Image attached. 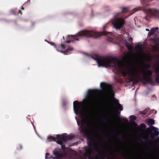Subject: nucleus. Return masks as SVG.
<instances>
[{
    "label": "nucleus",
    "instance_id": "obj_19",
    "mask_svg": "<svg viewBox=\"0 0 159 159\" xmlns=\"http://www.w3.org/2000/svg\"><path fill=\"white\" fill-rule=\"evenodd\" d=\"M140 126L142 128H145L146 127L144 123L141 124L140 125Z\"/></svg>",
    "mask_w": 159,
    "mask_h": 159
},
{
    "label": "nucleus",
    "instance_id": "obj_25",
    "mask_svg": "<svg viewBox=\"0 0 159 159\" xmlns=\"http://www.w3.org/2000/svg\"><path fill=\"white\" fill-rule=\"evenodd\" d=\"M96 159H98V155L97 154H96L95 157H94Z\"/></svg>",
    "mask_w": 159,
    "mask_h": 159
},
{
    "label": "nucleus",
    "instance_id": "obj_3",
    "mask_svg": "<svg viewBox=\"0 0 159 159\" xmlns=\"http://www.w3.org/2000/svg\"><path fill=\"white\" fill-rule=\"evenodd\" d=\"M107 33L106 32L99 33L90 30H84L79 32L75 35H68L67 37L68 40L66 42L67 43H70L71 42H74L75 40H78L79 39L77 38L78 37H84L87 38L92 37L96 38L101 35H107Z\"/></svg>",
    "mask_w": 159,
    "mask_h": 159
},
{
    "label": "nucleus",
    "instance_id": "obj_17",
    "mask_svg": "<svg viewBox=\"0 0 159 159\" xmlns=\"http://www.w3.org/2000/svg\"><path fill=\"white\" fill-rule=\"evenodd\" d=\"M53 158L52 156L50 155L48 153H47L45 155V159H50Z\"/></svg>",
    "mask_w": 159,
    "mask_h": 159
},
{
    "label": "nucleus",
    "instance_id": "obj_37",
    "mask_svg": "<svg viewBox=\"0 0 159 159\" xmlns=\"http://www.w3.org/2000/svg\"><path fill=\"white\" fill-rule=\"evenodd\" d=\"M145 18L146 20H147V17H145Z\"/></svg>",
    "mask_w": 159,
    "mask_h": 159
},
{
    "label": "nucleus",
    "instance_id": "obj_8",
    "mask_svg": "<svg viewBox=\"0 0 159 159\" xmlns=\"http://www.w3.org/2000/svg\"><path fill=\"white\" fill-rule=\"evenodd\" d=\"M154 123V120L153 119H150L148 120V125L151 127V129L154 131V135L155 136H157L159 134V133L158 131V129L157 128L152 126V125H153Z\"/></svg>",
    "mask_w": 159,
    "mask_h": 159
},
{
    "label": "nucleus",
    "instance_id": "obj_5",
    "mask_svg": "<svg viewBox=\"0 0 159 159\" xmlns=\"http://www.w3.org/2000/svg\"><path fill=\"white\" fill-rule=\"evenodd\" d=\"M129 10V7H124L122 9V11L116 13L114 16L112 24L113 27L116 29H120L125 24V20L122 18H118V16L122 13L128 12Z\"/></svg>",
    "mask_w": 159,
    "mask_h": 159
},
{
    "label": "nucleus",
    "instance_id": "obj_9",
    "mask_svg": "<svg viewBox=\"0 0 159 159\" xmlns=\"http://www.w3.org/2000/svg\"><path fill=\"white\" fill-rule=\"evenodd\" d=\"M149 14L151 16L156 18H159V10L155 9H150L149 10Z\"/></svg>",
    "mask_w": 159,
    "mask_h": 159
},
{
    "label": "nucleus",
    "instance_id": "obj_7",
    "mask_svg": "<svg viewBox=\"0 0 159 159\" xmlns=\"http://www.w3.org/2000/svg\"><path fill=\"white\" fill-rule=\"evenodd\" d=\"M114 105L117 106V108L116 110V113L119 115L120 113V111L123 110V107L121 104L119 103L118 99L114 98Z\"/></svg>",
    "mask_w": 159,
    "mask_h": 159
},
{
    "label": "nucleus",
    "instance_id": "obj_14",
    "mask_svg": "<svg viewBox=\"0 0 159 159\" xmlns=\"http://www.w3.org/2000/svg\"><path fill=\"white\" fill-rule=\"evenodd\" d=\"M58 136L57 135L55 137H54L52 136H50L49 137V139H50L49 141H51L52 140H53L54 141H56L57 140V139L58 138Z\"/></svg>",
    "mask_w": 159,
    "mask_h": 159
},
{
    "label": "nucleus",
    "instance_id": "obj_4",
    "mask_svg": "<svg viewBox=\"0 0 159 159\" xmlns=\"http://www.w3.org/2000/svg\"><path fill=\"white\" fill-rule=\"evenodd\" d=\"M87 139L88 140H89L87 143L89 148L86 149L85 152L88 155V159H94L93 157L92 156V154L93 153V149L98 153L100 158L104 159L107 157L105 153L102 152L97 147L93 139L89 135H88Z\"/></svg>",
    "mask_w": 159,
    "mask_h": 159
},
{
    "label": "nucleus",
    "instance_id": "obj_31",
    "mask_svg": "<svg viewBox=\"0 0 159 159\" xmlns=\"http://www.w3.org/2000/svg\"><path fill=\"white\" fill-rule=\"evenodd\" d=\"M100 144L102 146H104V145L103 144V143L102 142Z\"/></svg>",
    "mask_w": 159,
    "mask_h": 159
},
{
    "label": "nucleus",
    "instance_id": "obj_41",
    "mask_svg": "<svg viewBox=\"0 0 159 159\" xmlns=\"http://www.w3.org/2000/svg\"><path fill=\"white\" fill-rule=\"evenodd\" d=\"M84 159H87V158H84Z\"/></svg>",
    "mask_w": 159,
    "mask_h": 159
},
{
    "label": "nucleus",
    "instance_id": "obj_22",
    "mask_svg": "<svg viewBox=\"0 0 159 159\" xmlns=\"http://www.w3.org/2000/svg\"><path fill=\"white\" fill-rule=\"evenodd\" d=\"M139 113L140 114H142V115H145L146 114V113L145 112H144L143 111H140L139 112Z\"/></svg>",
    "mask_w": 159,
    "mask_h": 159
},
{
    "label": "nucleus",
    "instance_id": "obj_16",
    "mask_svg": "<svg viewBox=\"0 0 159 159\" xmlns=\"http://www.w3.org/2000/svg\"><path fill=\"white\" fill-rule=\"evenodd\" d=\"M125 45L129 50H130L131 48V46L129 43L126 42H125Z\"/></svg>",
    "mask_w": 159,
    "mask_h": 159
},
{
    "label": "nucleus",
    "instance_id": "obj_35",
    "mask_svg": "<svg viewBox=\"0 0 159 159\" xmlns=\"http://www.w3.org/2000/svg\"><path fill=\"white\" fill-rule=\"evenodd\" d=\"M157 62L158 63H159V60H157Z\"/></svg>",
    "mask_w": 159,
    "mask_h": 159
},
{
    "label": "nucleus",
    "instance_id": "obj_34",
    "mask_svg": "<svg viewBox=\"0 0 159 159\" xmlns=\"http://www.w3.org/2000/svg\"><path fill=\"white\" fill-rule=\"evenodd\" d=\"M105 121L106 122H107L108 121V120L106 118L105 119Z\"/></svg>",
    "mask_w": 159,
    "mask_h": 159
},
{
    "label": "nucleus",
    "instance_id": "obj_26",
    "mask_svg": "<svg viewBox=\"0 0 159 159\" xmlns=\"http://www.w3.org/2000/svg\"><path fill=\"white\" fill-rule=\"evenodd\" d=\"M146 66L147 68L149 69L150 68V66L149 64H147L146 65Z\"/></svg>",
    "mask_w": 159,
    "mask_h": 159
},
{
    "label": "nucleus",
    "instance_id": "obj_32",
    "mask_svg": "<svg viewBox=\"0 0 159 159\" xmlns=\"http://www.w3.org/2000/svg\"><path fill=\"white\" fill-rule=\"evenodd\" d=\"M19 12L21 14H22V12H21V11L20 10H19Z\"/></svg>",
    "mask_w": 159,
    "mask_h": 159
},
{
    "label": "nucleus",
    "instance_id": "obj_2",
    "mask_svg": "<svg viewBox=\"0 0 159 159\" xmlns=\"http://www.w3.org/2000/svg\"><path fill=\"white\" fill-rule=\"evenodd\" d=\"M98 92V90L97 89H89L88 91L89 95L84 102H79L77 101H75L73 102V108L75 112L82 117L85 116V119L89 121L88 122H86L82 121L80 127V132L85 135L88 134V128L86 125H92L93 122L91 120L90 116H86L85 111L84 108L82 106V105L87 104L89 111H94L98 107V103L96 97V94Z\"/></svg>",
    "mask_w": 159,
    "mask_h": 159
},
{
    "label": "nucleus",
    "instance_id": "obj_20",
    "mask_svg": "<svg viewBox=\"0 0 159 159\" xmlns=\"http://www.w3.org/2000/svg\"><path fill=\"white\" fill-rule=\"evenodd\" d=\"M83 156L85 158H87V157L88 158V155L85 153V152H84L83 154Z\"/></svg>",
    "mask_w": 159,
    "mask_h": 159
},
{
    "label": "nucleus",
    "instance_id": "obj_36",
    "mask_svg": "<svg viewBox=\"0 0 159 159\" xmlns=\"http://www.w3.org/2000/svg\"><path fill=\"white\" fill-rule=\"evenodd\" d=\"M112 134H114V135H116V134L115 133H114V132Z\"/></svg>",
    "mask_w": 159,
    "mask_h": 159
},
{
    "label": "nucleus",
    "instance_id": "obj_24",
    "mask_svg": "<svg viewBox=\"0 0 159 159\" xmlns=\"http://www.w3.org/2000/svg\"><path fill=\"white\" fill-rule=\"evenodd\" d=\"M61 146V148L62 149H64L65 148V146L64 145H63V144H60Z\"/></svg>",
    "mask_w": 159,
    "mask_h": 159
},
{
    "label": "nucleus",
    "instance_id": "obj_27",
    "mask_svg": "<svg viewBox=\"0 0 159 159\" xmlns=\"http://www.w3.org/2000/svg\"><path fill=\"white\" fill-rule=\"evenodd\" d=\"M50 44L51 45L53 46L55 48L56 47V45L53 42H51L50 43Z\"/></svg>",
    "mask_w": 159,
    "mask_h": 159
},
{
    "label": "nucleus",
    "instance_id": "obj_12",
    "mask_svg": "<svg viewBox=\"0 0 159 159\" xmlns=\"http://www.w3.org/2000/svg\"><path fill=\"white\" fill-rule=\"evenodd\" d=\"M53 154L56 156L57 159H61L65 156V154L64 153H60L56 150L53 151Z\"/></svg>",
    "mask_w": 159,
    "mask_h": 159
},
{
    "label": "nucleus",
    "instance_id": "obj_39",
    "mask_svg": "<svg viewBox=\"0 0 159 159\" xmlns=\"http://www.w3.org/2000/svg\"><path fill=\"white\" fill-rule=\"evenodd\" d=\"M116 137L117 138V136H118V135H116Z\"/></svg>",
    "mask_w": 159,
    "mask_h": 159
},
{
    "label": "nucleus",
    "instance_id": "obj_10",
    "mask_svg": "<svg viewBox=\"0 0 159 159\" xmlns=\"http://www.w3.org/2000/svg\"><path fill=\"white\" fill-rule=\"evenodd\" d=\"M58 136L57 139V143L59 144H62L63 143V142H66L67 141L66 135H64L57 134Z\"/></svg>",
    "mask_w": 159,
    "mask_h": 159
},
{
    "label": "nucleus",
    "instance_id": "obj_18",
    "mask_svg": "<svg viewBox=\"0 0 159 159\" xmlns=\"http://www.w3.org/2000/svg\"><path fill=\"white\" fill-rule=\"evenodd\" d=\"M129 119L130 120L134 121L136 120V118L135 116L131 115L130 116Z\"/></svg>",
    "mask_w": 159,
    "mask_h": 159
},
{
    "label": "nucleus",
    "instance_id": "obj_38",
    "mask_svg": "<svg viewBox=\"0 0 159 159\" xmlns=\"http://www.w3.org/2000/svg\"><path fill=\"white\" fill-rule=\"evenodd\" d=\"M74 159H78L77 158H75Z\"/></svg>",
    "mask_w": 159,
    "mask_h": 159
},
{
    "label": "nucleus",
    "instance_id": "obj_30",
    "mask_svg": "<svg viewBox=\"0 0 159 159\" xmlns=\"http://www.w3.org/2000/svg\"><path fill=\"white\" fill-rule=\"evenodd\" d=\"M133 40V39H132V38H129V41H130V42H131Z\"/></svg>",
    "mask_w": 159,
    "mask_h": 159
},
{
    "label": "nucleus",
    "instance_id": "obj_23",
    "mask_svg": "<svg viewBox=\"0 0 159 159\" xmlns=\"http://www.w3.org/2000/svg\"><path fill=\"white\" fill-rule=\"evenodd\" d=\"M136 46L140 49H141L142 48V46L141 45L138 44L136 45Z\"/></svg>",
    "mask_w": 159,
    "mask_h": 159
},
{
    "label": "nucleus",
    "instance_id": "obj_40",
    "mask_svg": "<svg viewBox=\"0 0 159 159\" xmlns=\"http://www.w3.org/2000/svg\"><path fill=\"white\" fill-rule=\"evenodd\" d=\"M148 140L149 141H150V139H148Z\"/></svg>",
    "mask_w": 159,
    "mask_h": 159
},
{
    "label": "nucleus",
    "instance_id": "obj_11",
    "mask_svg": "<svg viewBox=\"0 0 159 159\" xmlns=\"http://www.w3.org/2000/svg\"><path fill=\"white\" fill-rule=\"evenodd\" d=\"M100 87L102 90H104L106 88L111 90L112 89V86L111 84H106L104 82H102L100 84Z\"/></svg>",
    "mask_w": 159,
    "mask_h": 159
},
{
    "label": "nucleus",
    "instance_id": "obj_21",
    "mask_svg": "<svg viewBox=\"0 0 159 159\" xmlns=\"http://www.w3.org/2000/svg\"><path fill=\"white\" fill-rule=\"evenodd\" d=\"M155 51L159 52V48L158 46H156L155 48Z\"/></svg>",
    "mask_w": 159,
    "mask_h": 159
},
{
    "label": "nucleus",
    "instance_id": "obj_15",
    "mask_svg": "<svg viewBox=\"0 0 159 159\" xmlns=\"http://www.w3.org/2000/svg\"><path fill=\"white\" fill-rule=\"evenodd\" d=\"M67 141L69 140H71L73 139L74 137L71 135H66Z\"/></svg>",
    "mask_w": 159,
    "mask_h": 159
},
{
    "label": "nucleus",
    "instance_id": "obj_28",
    "mask_svg": "<svg viewBox=\"0 0 159 159\" xmlns=\"http://www.w3.org/2000/svg\"><path fill=\"white\" fill-rule=\"evenodd\" d=\"M153 136L154 134L152 133H151L150 134V136L151 137H153Z\"/></svg>",
    "mask_w": 159,
    "mask_h": 159
},
{
    "label": "nucleus",
    "instance_id": "obj_13",
    "mask_svg": "<svg viewBox=\"0 0 159 159\" xmlns=\"http://www.w3.org/2000/svg\"><path fill=\"white\" fill-rule=\"evenodd\" d=\"M159 29L158 27L152 28L149 32V35L151 36L154 34L155 32L158 30Z\"/></svg>",
    "mask_w": 159,
    "mask_h": 159
},
{
    "label": "nucleus",
    "instance_id": "obj_6",
    "mask_svg": "<svg viewBox=\"0 0 159 159\" xmlns=\"http://www.w3.org/2000/svg\"><path fill=\"white\" fill-rule=\"evenodd\" d=\"M55 48L57 51L61 52L64 55H68L70 51L73 50V48L71 47H70L65 51H62V50L65 49V47L64 45L61 44L56 45Z\"/></svg>",
    "mask_w": 159,
    "mask_h": 159
},
{
    "label": "nucleus",
    "instance_id": "obj_1",
    "mask_svg": "<svg viewBox=\"0 0 159 159\" xmlns=\"http://www.w3.org/2000/svg\"><path fill=\"white\" fill-rule=\"evenodd\" d=\"M93 59L96 61L99 66H102L106 67L113 66H117L118 71L124 77L127 76L130 78V81L135 80L136 82L143 81L144 84L148 83L150 84H154L151 76L152 71L148 69L144 70L145 72L143 73V77L141 78L139 75L138 70L133 66H124L120 63V61L114 57H99L96 58L93 57Z\"/></svg>",
    "mask_w": 159,
    "mask_h": 159
},
{
    "label": "nucleus",
    "instance_id": "obj_33",
    "mask_svg": "<svg viewBox=\"0 0 159 159\" xmlns=\"http://www.w3.org/2000/svg\"><path fill=\"white\" fill-rule=\"evenodd\" d=\"M146 30L147 31H149V30L148 29H146Z\"/></svg>",
    "mask_w": 159,
    "mask_h": 159
},
{
    "label": "nucleus",
    "instance_id": "obj_29",
    "mask_svg": "<svg viewBox=\"0 0 159 159\" xmlns=\"http://www.w3.org/2000/svg\"><path fill=\"white\" fill-rule=\"evenodd\" d=\"M19 149L20 150L21 148H22V146H21V145L20 144L19 145Z\"/></svg>",
    "mask_w": 159,
    "mask_h": 159
}]
</instances>
